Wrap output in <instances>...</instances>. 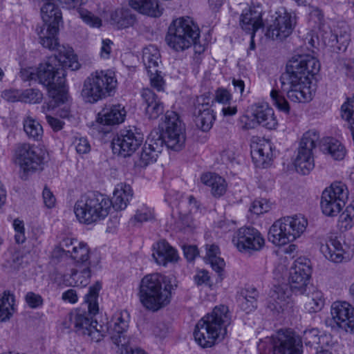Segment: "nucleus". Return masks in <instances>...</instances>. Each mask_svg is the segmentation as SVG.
<instances>
[{
    "mask_svg": "<svg viewBox=\"0 0 354 354\" xmlns=\"http://www.w3.org/2000/svg\"><path fill=\"white\" fill-rule=\"evenodd\" d=\"M320 69L319 60L310 54L297 55L288 62L286 72L281 78V91L294 102L305 103L312 100L315 93L313 77Z\"/></svg>",
    "mask_w": 354,
    "mask_h": 354,
    "instance_id": "f257e3e1",
    "label": "nucleus"
},
{
    "mask_svg": "<svg viewBox=\"0 0 354 354\" xmlns=\"http://www.w3.org/2000/svg\"><path fill=\"white\" fill-rule=\"evenodd\" d=\"M58 64L71 71H77L81 66L73 49L70 46H62L57 56L48 57L37 68V80L48 88L49 94L59 89L60 97L64 100L66 97L65 73L62 68L57 67Z\"/></svg>",
    "mask_w": 354,
    "mask_h": 354,
    "instance_id": "f03ea898",
    "label": "nucleus"
},
{
    "mask_svg": "<svg viewBox=\"0 0 354 354\" xmlns=\"http://www.w3.org/2000/svg\"><path fill=\"white\" fill-rule=\"evenodd\" d=\"M200 30L189 17H178L174 19L168 27L165 42L170 49L176 53H183L194 46L193 60L200 64L205 46L199 42Z\"/></svg>",
    "mask_w": 354,
    "mask_h": 354,
    "instance_id": "7ed1b4c3",
    "label": "nucleus"
},
{
    "mask_svg": "<svg viewBox=\"0 0 354 354\" xmlns=\"http://www.w3.org/2000/svg\"><path fill=\"white\" fill-rule=\"evenodd\" d=\"M230 319L226 306H216L211 313L197 322L194 331L195 342L204 348H211L221 342L227 334Z\"/></svg>",
    "mask_w": 354,
    "mask_h": 354,
    "instance_id": "20e7f679",
    "label": "nucleus"
},
{
    "mask_svg": "<svg viewBox=\"0 0 354 354\" xmlns=\"http://www.w3.org/2000/svg\"><path fill=\"white\" fill-rule=\"evenodd\" d=\"M138 297L145 308L156 312L171 302V287L165 283L163 275L149 274L140 281Z\"/></svg>",
    "mask_w": 354,
    "mask_h": 354,
    "instance_id": "39448f33",
    "label": "nucleus"
},
{
    "mask_svg": "<svg viewBox=\"0 0 354 354\" xmlns=\"http://www.w3.org/2000/svg\"><path fill=\"white\" fill-rule=\"evenodd\" d=\"M111 207V200L107 196L93 192L82 196L75 202L73 211L79 223L88 225L105 219Z\"/></svg>",
    "mask_w": 354,
    "mask_h": 354,
    "instance_id": "423d86ee",
    "label": "nucleus"
},
{
    "mask_svg": "<svg viewBox=\"0 0 354 354\" xmlns=\"http://www.w3.org/2000/svg\"><path fill=\"white\" fill-rule=\"evenodd\" d=\"M308 225V219L302 214L281 217L270 227L268 240L275 246H284L301 238Z\"/></svg>",
    "mask_w": 354,
    "mask_h": 354,
    "instance_id": "0eeeda50",
    "label": "nucleus"
},
{
    "mask_svg": "<svg viewBox=\"0 0 354 354\" xmlns=\"http://www.w3.org/2000/svg\"><path fill=\"white\" fill-rule=\"evenodd\" d=\"M118 84L114 71L96 70L84 80L81 95L86 102L95 103L112 95Z\"/></svg>",
    "mask_w": 354,
    "mask_h": 354,
    "instance_id": "6e6552de",
    "label": "nucleus"
},
{
    "mask_svg": "<svg viewBox=\"0 0 354 354\" xmlns=\"http://www.w3.org/2000/svg\"><path fill=\"white\" fill-rule=\"evenodd\" d=\"M288 259H281L280 263L275 267V277H284L288 274V281L293 291L303 293L307 286L311 272L310 261L305 257L297 258L291 265L289 271L286 266Z\"/></svg>",
    "mask_w": 354,
    "mask_h": 354,
    "instance_id": "1a4fd4ad",
    "label": "nucleus"
},
{
    "mask_svg": "<svg viewBox=\"0 0 354 354\" xmlns=\"http://www.w3.org/2000/svg\"><path fill=\"white\" fill-rule=\"evenodd\" d=\"M46 153L45 150L35 145L25 142L16 146L14 160L19 166L23 178L42 169Z\"/></svg>",
    "mask_w": 354,
    "mask_h": 354,
    "instance_id": "9d476101",
    "label": "nucleus"
},
{
    "mask_svg": "<svg viewBox=\"0 0 354 354\" xmlns=\"http://www.w3.org/2000/svg\"><path fill=\"white\" fill-rule=\"evenodd\" d=\"M349 196L347 185L342 181H334L322 193L320 207L326 216H337L345 207Z\"/></svg>",
    "mask_w": 354,
    "mask_h": 354,
    "instance_id": "9b49d317",
    "label": "nucleus"
},
{
    "mask_svg": "<svg viewBox=\"0 0 354 354\" xmlns=\"http://www.w3.org/2000/svg\"><path fill=\"white\" fill-rule=\"evenodd\" d=\"M162 133L160 135L163 145L175 151L182 150L185 145V127L174 111H167L162 127Z\"/></svg>",
    "mask_w": 354,
    "mask_h": 354,
    "instance_id": "f8f14e48",
    "label": "nucleus"
},
{
    "mask_svg": "<svg viewBox=\"0 0 354 354\" xmlns=\"http://www.w3.org/2000/svg\"><path fill=\"white\" fill-rule=\"evenodd\" d=\"M52 254L55 258L68 257L76 266H90V248L88 244L75 239L64 238L55 245Z\"/></svg>",
    "mask_w": 354,
    "mask_h": 354,
    "instance_id": "ddd939ff",
    "label": "nucleus"
},
{
    "mask_svg": "<svg viewBox=\"0 0 354 354\" xmlns=\"http://www.w3.org/2000/svg\"><path fill=\"white\" fill-rule=\"evenodd\" d=\"M258 350L263 354H301L291 331L280 330L259 342Z\"/></svg>",
    "mask_w": 354,
    "mask_h": 354,
    "instance_id": "4468645a",
    "label": "nucleus"
},
{
    "mask_svg": "<svg viewBox=\"0 0 354 354\" xmlns=\"http://www.w3.org/2000/svg\"><path fill=\"white\" fill-rule=\"evenodd\" d=\"M232 243L241 253L253 254L264 248L266 239L257 229L252 227H243L234 233Z\"/></svg>",
    "mask_w": 354,
    "mask_h": 354,
    "instance_id": "2eb2a0df",
    "label": "nucleus"
},
{
    "mask_svg": "<svg viewBox=\"0 0 354 354\" xmlns=\"http://www.w3.org/2000/svg\"><path fill=\"white\" fill-rule=\"evenodd\" d=\"M318 139L319 135L315 131H308L304 133L294 161L295 167L298 173L306 175L314 168L313 150Z\"/></svg>",
    "mask_w": 354,
    "mask_h": 354,
    "instance_id": "dca6fc26",
    "label": "nucleus"
},
{
    "mask_svg": "<svg viewBox=\"0 0 354 354\" xmlns=\"http://www.w3.org/2000/svg\"><path fill=\"white\" fill-rule=\"evenodd\" d=\"M272 18V23L268 30L270 37L272 39H283L292 34L297 23V16L294 12H289L284 7H279Z\"/></svg>",
    "mask_w": 354,
    "mask_h": 354,
    "instance_id": "f3484780",
    "label": "nucleus"
},
{
    "mask_svg": "<svg viewBox=\"0 0 354 354\" xmlns=\"http://www.w3.org/2000/svg\"><path fill=\"white\" fill-rule=\"evenodd\" d=\"M70 320L77 333L88 337L91 341L97 342L103 338L102 326L88 314L75 312L70 315Z\"/></svg>",
    "mask_w": 354,
    "mask_h": 354,
    "instance_id": "a211bd4d",
    "label": "nucleus"
},
{
    "mask_svg": "<svg viewBox=\"0 0 354 354\" xmlns=\"http://www.w3.org/2000/svg\"><path fill=\"white\" fill-rule=\"evenodd\" d=\"M319 250L326 259L335 263L350 261L354 254L348 245L332 236L320 243Z\"/></svg>",
    "mask_w": 354,
    "mask_h": 354,
    "instance_id": "6ab92c4d",
    "label": "nucleus"
},
{
    "mask_svg": "<svg viewBox=\"0 0 354 354\" xmlns=\"http://www.w3.org/2000/svg\"><path fill=\"white\" fill-rule=\"evenodd\" d=\"M144 137L136 129L124 130L113 141V150L126 157L133 154L143 142Z\"/></svg>",
    "mask_w": 354,
    "mask_h": 354,
    "instance_id": "aec40b11",
    "label": "nucleus"
},
{
    "mask_svg": "<svg viewBox=\"0 0 354 354\" xmlns=\"http://www.w3.org/2000/svg\"><path fill=\"white\" fill-rule=\"evenodd\" d=\"M330 315L337 327L354 333V308L348 302H333L330 307Z\"/></svg>",
    "mask_w": 354,
    "mask_h": 354,
    "instance_id": "412c9836",
    "label": "nucleus"
},
{
    "mask_svg": "<svg viewBox=\"0 0 354 354\" xmlns=\"http://www.w3.org/2000/svg\"><path fill=\"white\" fill-rule=\"evenodd\" d=\"M162 149L163 141L161 136L157 131L151 132L139 153L135 165L145 167L156 162Z\"/></svg>",
    "mask_w": 354,
    "mask_h": 354,
    "instance_id": "4be33fe9",
    "label": "nucleus"
},
{
    "mask_svg": "<svg viewBox=\"0 0 354 354\" xmlns=\"http://www.w3.org/2000/svg\"><path fill=\"white\" fill-rule=\"evenodd\" d=\"M251 156L257 167L268 166L273 158L272 144L266 139H254L251 144Z\"/></svg>",
    "mask_w": 354,
    "mask_h": 354,
    "instance_id": "5701e85b",
    "label": "nucleus"
},
{
    "mask_svg": "<svg viewBox=\"0 0 354 354\" xmlns=\"http://www.w3.org/2000/svg\"><path fill=\"white\" fill-rule=\"evenodd\" d=\"M129 322V315L127 311L116 312L109 322L107 333L115 344L119 345L124 340Z\"/></svg>",
    "mask_w": 354,
    "mask_h": 354,
    "instance_id": "b1692460",
    "label": "nucleus"
},
{
    "mask_svg": "<svg viewBox=\"0 0 354 354\" xmlns=\"http://www.w3.org/2000/svg\"><path fill=\"white\" fill-rule=\"evenodd\" d=\"M252 116L258 124L269 130H275L279 126L274 109L267 103H259L251 107Z\"/></svg>",
    "mask_w": 354,
    "mask_h": 354,
    "instance_id": "393cba45",
    "label": "nucleus"
},
{
    "mask_svg": "<svg viewBox=\"0 0 354 354\" xmlns=\"http://www.w3.org/2000/svg\"><path fill=\"white\" fill-rule=\"evenodd\" d=\"M197 102L194 111L196 125L203 131H208L212 129L216 120V114L209 102H205L203 97H198Z\"/></svg>",
    "mask_w": 354,
    "mask_h": 354,
    "instance_id": "a878e982",
    "label": "nucleus"
},
{
    "mask_svg": "<svg viewBox=\"0 0 354 354\" xmlns=\"http://www.w3.org/2000/svg\"><path fill=\"white\" fill-rule=\"evenodd\" d=\"M58 0H45L44 4L41 8V16L46 25H57L62 22V14L60 8L56 4ZM59 1L67 3L77 4L82 0H59Z\"/></svg>",
    "mask_w": 354,
    "mask_h": 354,
    "instance_id": "bb28decb",
    "label": "nucleus"
},
{
    "mask_svg": "<svg viewBox=\"0 0 354 354\" xmlns=\"http://www.w3.org/2000/svg\"><path fill=\"white\" fill-rule=\"evenodd\" d=\"M153 258L161 266L176 263L179 259L177 250L165 240H160L153 245Z\"/></svg>",
    "mask_w": 354,
    "mask_h": 354,
    "instance_id": "cd10ccee",
    "label": "nucleus"
},
{
    "mask_svg": "<svg viewBox=\"0 0 354 354\" xmlns=\"http://www.w3.org/2000/svg\"><path fill=\"white\" fill-rule=\"evenodd\" d=\"M240 25L247 33H255L259 28H263L261 8L254 7L244 10L241 15Z\"/></svg>",
    "mask_w": 354,
    "mask_h": 354,
    "instance_id": "c85d7f7f",
    "label": "nucleus"
},
{
    "mask_svg": "<svg viewBox=\"0 0 354 354\" xmlns=\"http://www.w3.org/2000/svg\"><path fill=\"white\" fill-rule=\"evenodd\" d=\"M37 33L39 43L44 48L50 50H59L63 46H59V26L44 24L37 28Z\"/></svg>",
    "mask_w": 354,
    "mask_h": 354,
    "instance_id": "c756f323",
    "label": "nucleus"
},
{
    "mask_svg": "<svg viewBox=\"0 0 354 354\" xmlns=\"http://www.w3.org/2000/svg\"><path fill=\"white\" fill-rule=\"evenodd\" d=\"M127 111L121 104L104 107L98 114L97 121L101 124L113 126L124 121Z\"/></svg>",
    "mask_w": 354,
    "mask_h": 354,
    "instance_id": "7c9ffc66",
    "label": "nucleus"
},
{
    "mask_svg": "<svg viewBox=\"0 0 354 354\" xmlns=\"http://www.w3.org/2000/svg\"><path fill=\"white\" fill-rule=\"evenodd\" d=\"M90 277V266L75 265L71 273H66L64 275L63 281L67 286L84 287L88 284Z\"/></svg>",
    "mask_w": 354,
    "mask_h": 354,
    "instance_id": "2f4dec72",
    "label": "nucleus"
},
{
    "mask_svg": "<svg viewBox=\"0 0 354 354\" xmlns=\"http://www.w3.org/2000/svg\"><path fill=\"white\" fill-rule=\"evenodd\" d=\"M201 183L209 189L210 193L215 198L223 196L227 190L225 179L213 172H206L201 176Z\"/></svg>",
    "mask_w": 354,
    "mask_h": 354,
    "instance_id": "473e14b6",
    "label": "nucleus"
},
{
    "mask_svg": "<svg viewBox=\"0 0 354 354\" xmlns=\"http://www.w3.org/2000/svg\"><path fill=\"white\" fill-rule=\"evenodd\" d=\"M145 111L149 119H156L164 111V106L158 96L149 88H144L142 91Z\"/></svg>",
    "mask_w": 354,
    "mask_h": 354,
    "instance_id": "72a5a7b5",
    "label": "nucleus"
},
{
    "mask_svg": "<svg viewBox=\"0 0 354 354\" xmlns=\"http://www.w3.org/2000/svg\"><path fill=\"white\" fill-rule=\"evenodd\" d=\"M290 290L287 284L274 286L270 292L269 307L277 312L283 311L289 303Z\"/></svg>",
    "mask_w": 354,
    "mask_h": 354,
    "instance_id": "f704fd0d",
    "label": "nucleus"
},
{
    "mask_svg": "<svg viewBox=\"0 0 354 354\" xmlns=\"http://www.w3.org/2000/svg\"><path fill=\"white\" fill-rule=\"evenodd\" d=\"M112 207L116 210L124 209L133 196L131 186L124 183L116 185L113 193Z\"/></svg>",
    "mask_w": 354,
    "mask_h": 354,
    "instance_id": "c9c22d12",
    "label": "nucleus"
},
{
    "mask_svg": "<svg viewBox=\"0 0 354 354\" xmlns=\"http://www.w3.org/2000/svg\"><path fill=\"white\" fill-rule=\"evenodd\" d=\"M321 151L335 160H343L347 150L345 146L338 140L333 138H324L321 143Z\"/></svg>",
    "mask_w": 354,
    "mask_h": 354,
    "instance_id": "e433bc0d",
    "label": "nucleus"
},
{
    "mask_svg": "<svg viewBox=\"0 0 354 354\" xmlns=\"http://www.w3.org/2000/svg\"><path fill=\"white\" fill-rule=\"evenodd\" d=\"M130 6L139 12L158 17L162 13V8L157 0H129Z\"/></svg>",
    "mask_w": 354,
    "mask_h": 354,
    "instance_id": "4c0bfd02",
    "label": "nucleus"
},
{
    "mask_svg": "<svg viewBox=\"0 0 354 354\" xmlns=\"http://www.w3.org/2000/svg\"><path fill=\"white\" fill-rule=\"evenodd\" d=\"M59 93L61 92L58 89L53 92V94H50L53 99L46 105L42 106V111L46 113L50 109H54L59 108V110L57 111L58 115L62 118H67L69 115V105L67 102L68 95L66 92V97L64 100H62Z\"/></svg>",
    "mask_w": 354,
    "mask_h": 354,
    "instance_id": "58836bf2",
    "label": "nucleus"
},
{
    "mask_svg": "<svg viewBox=\"0 0 354 354\" xmlns=\"http://www.w3.org/2000/svg\"><path fill=\"white\" fill-rule=\"evenodd\" d=\"M111 21L118 29H124L133 26L136 17L127 9H118L111 13Z\"/></svg>",
    "mask_w": 354,
    "mask_h": 354,
    "instance_id": "ea45409f",
    "label": "nucleus"
},
{
    "mask_svg": "<svg viewBox=\"0 0 354 354\" xmlns=\"http://www.w3.org/2000/svg\"><path fill=\"white\" fill-rule=\"evenodd\" d=\"M325 304L324 293L317 289H313L306 296L304 308L309 313L322 310Z\"/></svg>",
    "mask_w": 354,
    "mask_h": 354,
    "instance_id": "a19ab883",
    "label": "nucleus"
},
{
    "mask_svg": "<svg viewBox=\"0 0 354 354\" xmlns=\"http://www.w3.org/2000/svg\"><path fill=\"white\" fill-rule=\"evenodd\" d=\"M15 312V297L8 292L0 295V322L10 319Z\"/></svg>",
    "mask_w": 354,
    "mask_h": 354,
    "instance_id": "79ce46f5",
    "label": "nucleus"
},
{
    "mask_svg": "<svg viewBox=\"0 0 354 354\" xmlns=\"http://www.w3.org/2000/svg\"><path fill=\"white\" fill-rule=\"evenodd\" d=\"M142 62L147 71L157 68L160 62V54L153 45L146 46L142 50Z\"/></svg>",
    "mask_w": 354,
    "mask_h": 354,
    "instance_id": "37998d69",
    "label": "nucleus"
},
{
    "mask_svg": "<svg viewBox=\"0 0 354 354\" xmlns=\"http://www.w3.org/2000/svg\"><path fill=\"white\" fill-rule=\"evenodd\" d=\"M337 225L342 232L348 231L354 227V200L341 212Z\"/></svg>",
    "mask_w": 354,
    "mask_h": 354,
    "instance_id": "c03bdc74",
    "label": "nucleus"
},
{
    "mask_svg": "<svg viewBox=\"0 0 354 354\" xmlns=\"http://www.w3.org/2000/svg\"><path fill=\"white\" fill-rule=\"evenodd\" d=\"M258 295L257 290L253 288L242 291L241 296L239 297L241 308L247 313L253 311L257 308Z\"/></svg>",
    "mask_w": 354,
    "mask_h": 354,
    "instance_id": "a18cd8bd",
    "label": "nucleus"
},
{
    "mask_svg": "<svg viewBox=\"0 0 354 354\" xmlns=\"http://www.w3.org/2000/svg\"><path fill=\"white\" fill-rule=\"evenodd\" d=\"M205 257L213 270L218 273L223 271L225 261L220 257V250L218 245L214 244L207 245Z\"/></svg>",
    "mask_w": 354,
    "mask_h": 354,
    "instance_id": "49530a36",
    "label": "nucleus"
},
{
    "mask_svg": "<svg viewBox=\"0 0 354 354\" xmlns=\"http://www.w3.org/2000/svg\"><path fill=\"white\" fill-rule=\"evenodd\" d=\"M24 129L27 136L34 140H39L43 135V129L38 121L30 116L24 120Z\"/></svg>",
    "mask_w": 354,
    "mask_h": 354,
    "instance_id": "de8ad7c7",
    "label": "nucleus"
},
{
    "mask_svg": "<svg viewBox=\"0 0 354 354\" xmlns=\"http://www.w3.org/2000/svg\"><path fill=\"white\" fill-rule=\"evenodd\" d=\"M102 286L100 283H96L90 287L88 292L85 295V301L88 304V312L95 315L98 312L97 297Z\"/></svg>",
    "mask_w": 354,
    "mask_h": 354,
    "instance_id": "09e8293b",
    "label": "nucleus"
},
{
    "mask_svg": "<svg viewBox=\"0 0 354 354\" xmlns=\"http://www.w3.org/2000/svg\"><path fill=\"white\" fill-rule=\"evenodd\" d=\"M272 104L279 111L288 114L290 113V105L281 93L276 89H272L270 93Z\"/></svg>",
    "mask_w": 354,
    "mask_h": 354,
    "instance_id": "8fccbe9b",
    "label": "nucleus"
},
{
    "mask_svg": "<svg viewBox=\"0 0 354 354\" xmlns=\"http://www.w3.org/2000/svg\"><path fill=\"white\" fill-rule=\"evenodd\" d=\"M319 333V332L317 328L307 329L304 332L302 341L306 345L310 346L322 344L325 337L320 336Z\"/></svg>",
    "mask_w": 354,
    "mask_h": 354,
    "instance_id": "3c124183",
    "label": "nucleus"
},
{
    "mask_svg": "<svg viewBox=\"0 0 354 354\" xmlns=\"http://www.w3.org/2000/svg\"><path fill=\"white\" fill-rule=\"evenodd\" d=\"M153 218V210L145 205H142L137 209L135 215L131 218V222L136 223L149 221Z\"/></svg>",
    "mask_w": 354,
    "mask_h": 354,
    "instance_id": "603ef678",
    "label": "nucleus"
},
{
    "mask_svg": "<svg viewBox=\"0 0 354 354\" xmlns=\"http://www.w3.org/2000/svg\"><path fill=\"white\" fill-rule=\"evenodd\" d=\"M43 95L40 91L35 88H28L21 91V102L26 103H39L42 100Z\"/></svg>",
    "mask_w": 354,
    "mask_h": 354,
    "instance_id": "864d4df0",
    "label": "nucleus"
},
{
    "mask_svg": "<svg viewBox=\"0 0 354 354\" xmlns=\"http://www.w3.org/2000/svg\"><path fill=\"white\" fill-rule=\"evenodd\" d=\"M78 13L84 23L92 28H99L102 25V20L93 15L91 12L80 8Z\"/></svg>",
    "mask_w": 354,
    "mask_h": 354,
    "instance_id": "5fc2aeb1",
    "label": "nucleus"
},
{
    "mask_svg": "<svg viewBox=\"0 0 354 354\" xmlns=\"http://www.w3.org/2000/svg\"><path fill=\"white\" fill-rule=\"evenodd\" d=\"M149 75L151 85L158 91H162L165 88V80L157 68L147 71Z\"/></svg>",
    "mask_w": 354,
    "mask_h": 354,
    "instance_id": "6e6d98bb",
    "label": "nucleus"
},
{
    "mask_svg": "<svg viewBox=\"0 0 354 354\" xmlns=\"http://www.w3.org/2000/svg\"><path fill=\"white\" fill-rule=\"evenodd\" d=\"M270 209V203L265 198H260L252 202L250 210L251 212L259 215L268 212Z\"/></svg>",
    "mask_w": 354,
    "mask_h": 354,
    "instance_id": "4d7b16f0",
    "label": "nucleus"
},
{
    "mask_svg": "<svg viewBox=\"0 0 354 354\" xmlns=\"http://www.w3.org/2000/svg\"><path fill=\"white\" fill-rule=\"evenodd\" d=\"M25 301L28 307L32 309L40 308L44 305L43 297L39 294L33 292L26 293Z\"/></svg>",
    "mask_w": 354,
    "mask_h": 354,
    "instance_id": "13d9d810",
    "label": "nucleus"
},
{
    "mask_svg": "<svg viewBox=\"0 0 354 354\" xmlns=\"http://www.w3.org/2000/svg\"><path fill=\"white\" fill-rule=\"evenodd\" d=\"M12 226L15 232V240L16 243L19 244L24 243L26 238L24 221L16 218L13 221Z\"/></svg>",
    "mask_w": 354,
    "mask_h": 354,
    "instance_id": "bf43d9fd",
    "label": "nucleus"
},
{
    "mask_svg": "<svg viewBox=\"0 0 354 354\" xmlns=\"http://www.w3.org/2000/svg\"><path fill=\"white\" fill-rule=\"evenodd\" d=\"M73 145L76 152L80 155L88 153L91 151V145L85 138H75Z\"/></svg>",
    "mask_w": 354,
    "mask_h": 354,
    "instance_id": "052dcab7",
    "label": "nucleus"
},
{
    "mask_svg": "<svg viewBox=\"0 0 354 354\" xmlns=\"http://www.w3.org/2000/svg\"><path fill=\"white\" fill-rule=\"evenodd\" d=\"M215 101L223 105H227L231 102L232 95L229 91L224 88H219L215 92Z\"/></svg>",
    "mask_w": 354,
    "mask_h": 354,
    "instance_id": "680f3d73",
    "label": "nucleus"
},
{
    "mask_svg": "<svg viewBox=\"0 0 354 354\" xmlns=\"http://www.w3.org/2000/svg\"><path fill=\"white\" fill-rule=\"evenodd\" d=\"M113 42L109 39H103L100 50V56L102 59H109L111 58Z\"/></svg>",
    "mask_w": 354,
    "mask_h": 354,
    "instance_id": "e2e57ef3",
    "label": "nucleus"
},
{
    "mask_svg": "<svg viewBox=\"0 0 354 354\" xmlns=\"http://www.w3.org/2000/svg\"><path fill=\"white\" fill-rule=\"evenodd\" d=\"M194 280L195 283L198 286H211L209 272L205 270H197L195 275L194 276Z\"/></svg>",
    "mask_w": 354,
    "mask_h": 354,
    "instance_id": "0e129e2a",
    "label": "nucleus"
},
{
    "mask_svg": "<svg viewBox=\"0 0 354 354\" xmlns=\"http://www.w3.org/2000/svg\"><path fill=\"white\" fill-rule=\"evenodd\" d=\"M333 39L332 42L335 41L336 44H339V46H337V48L341 49H346L347 46L349 44L350 41V35L346 32L344 31L343 33H341L339 35H337L336 34L332 35Z\"/></svg>",
    "mask_w": 354,
    "mask_h": 354,
    "instance_id": "69168bd1",
    "label": "nucleus"
},
{
    "mask_svg": "<svg viewBox=\"0 0 354 354\" xmlns=\"http://www.w3.org/2000/svg\"><path fill=\"white\" fill-rule=\"evenodd\" d=\"M43 201L45 206L51 209L55 206L56 198L53 193L47 187H45L42 192Z\"/></svg>",
    "mask_w": 354,
    "mask_h": 354,
    "instance_id": "338daca9",
    "label": "nucleus"
},
{
    "mask_svg": "<svg viewBox=\"0 0 354 354\" xmlns=\"http://www.w3.org/2000/svg\"><path fill=\"white\" fill-rule=\"evenodd\" d=\"M21 90H8L3 93V97L9 102H21Z\"/></svg>",
    "mask_w": 354,
    "mask_h": 354,
    "instance_id": "774afa93",
    "label": "nucleus"
}]
</instances>
